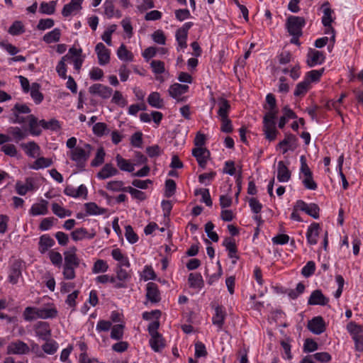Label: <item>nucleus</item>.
<instances>
[{
	"mask_svg": "<svg viewBox=\"0 0 363 363\" xmlns=\"http://www.w3.org/2000/svg\"><path fill=\"white\" fill-rule=\"evenodd\" d=\"M108 268V266L104 260L98 259L94 264L92 272L94 274L105 272L107 271Z\"/></svg>",
	"mask_w": 363,
	"mask_h": 363,
	"instance_id": "603ef678",
	"label": "nucleus"
},
{
	"mask_svg": "<svg viewBox=\"0 0 363 363\" xmlns=\"http://www.w3.org/2000/svg\"><path fill=\"white\" fill-rule=\"evenodd\" d=\"M57 311L55 308L26 307L23 315L26 321H32L37 318L48 319L55 318Z\"/></svg>",
	"mask_w": 363,
	"mask_h": 363,
	"instance_id": "7ed1b4c3",
	"label": "nucleus"
},
{
	"mask_svg": "<svg viewBox=\"0 0 363 363\" xmlns=\"http://www.w3.org/2000/svg\"><path fill=\"white\" fill-rule=\"evenodd\" d=\"M125 236L127 240L131 244H134L138 240L137 234L134 232L130 225L125 226Z\"/></svg>",
	"mask_w": 363,
	"mask_h": 363,
	"instance_id": "6e6d98bb",
	"label": "nucleus"
},
{
	"mask_svg": "<svg viewBox=\"0 0 363 363\" xmlns=\"http://www.w3.org/2000/svg\"><path fill=\"white\" fill-rule=\"evenodd\" d=\"M117 55L121 60L131 62L133 60V55L128 51L124 44H122L117 50Z\"/></svg>",
	"mask_w": 363,
	"mask_h": 363,
	"instance_id": "58836bf2",
	"label": "nucleus"
},
{
	"mask_svg": "<svg viewBox=\"0 0 363 363\" xmlns=\"http://www.w3.org/2000/svg\"><path fill=\"white\" fill-rule=\"evenodd\" d=\"M95 235L96 233L94 232L89 233L86 229L84 228H77L71 233L72 238L74 241L82 240L85 238L92 239Z\"/></svg>",
	"mask_w": 363,
	"mask_h": 363,
	"instance_id": "393cba45",
	"label": "nucleus"
},
{
	"mask_svg": "<svg viewBox=\"0 0 363 363\" xmlns=\"http://www.w3.org/2000/svg\"><path fill=\"white\" fill-rule=\"evenodd\" d=\"M126 187L127 186H124L123 182L119 181V180L108 182L106 185V188L108 190H110L112 191H125V192H126V190H125Z\"/></svg>",
	"mask_w": 363,
	"mask_h": 363,
	"instance_id": "ea45409f",
	"label": "nucleus"
},
{
	"mask_svg": "<svg viewBox=\"0 0 363 363\" xmlns=\"http://www.w3.org/2000/svg\"><path fill=\"white\" fill-rule=\"evenodd\" d=\"M324 72V69H321L319 70H311L307 73V76L306 79H308L309 82H317L319 80L320 77L323 74Z\"/></svg>",
	"mask_w": 363,
	"mask_h": 363,
	"instance_id": "338daca9",
	"label": "nucleus"
},
{
	"mask_svg": "<svg viewBox=\"0 0 363 363\" xmlns=\"http://www.w3.org/2000/svg\"><path fill=\"white\" fill-rule=\"evenodd\" d=\"M226 317L225 310L220 306H217L215 308V314L212 318L213 324L218 328V330H220L225 323Z\"/></svg>",
	"mask_w": 363,
	"mask_h": 363,
	"instance_id": "f8f14e48",
	"label": "nucleus"
},
{
	"mask_svg": "<svg viewBox=\"0 0 363 363\" xmlns=\"http://www.w3.org/2000/svg\"><path fill=\"white\" fill-rule=\"evenodd\" d=\"M318 349V344L312 339H306L303 345V350L306 352H312Z\"/></svg>",
	"mask_w": 363,
	"mask_h": 363,
	"instance_id": "774afa93",
	"label": "nucleus"
},
{
	"mask_svg": "<svg viewBox=\"0 0 363 363\" xmlns=\"http://www.w3.org/2000/svg\"><path fill=\"white\" fill-rule=\"evenodd\" d=\"M85 208L87 213L90 215L101 214L103 211H101V208L95 203H86L85 204Z\"/></svg>",
	"mask_w": 363,
	"mask_h": 363,
	"instance_id": "e2e57ef3",
	"label": "nucleus"
},
{
	"mask_svg": "<svg viewBox=\"0 0 363 363\" xmlns=\"http://www.w3.org/2000/svg\"><path fill=\"white\" fill-rule=\"evenodd\" d=\"M306 21L303 17L291 16L286 20V28L289 34L294 37L302 35V28Z\"/></svg>",
	"mask_w": 363,
	"mask_h": 363,
	"instance_id": "20e7f679",
	"label": "nucleus"
},
{
	"mask_svg": "<svg viewBox=\"0 0 363 363\" xmlns=\"http://www.w3.org/2000/svg\"><path fill=\"white\" fill-rule=\"evenodd\" d=\"M52 211L56 216L60 218H65L72 215V212L69 210L65 209L57 203H53L52 204Z\"/></svg>",
	"mask_w": 363,
	"mask_h": 363,
	"instance_id": "8fccbe9b",
	"label": "nucleus"
},
{
	"mask_svg": "<svg viewBox=\"0 0 363 363\" xmlns=\"http://www.w3.org/2000/svg\"><path fill=\"white\" fill-rule=\"evenodd\" d=\"M21 263L18 261H16L13 262L11 267L9 279V281L13 284H15L18 282V280L21 275Z\"/></svg>",
	"mask_w": 363,
	"mask_h": 363,
	"instance_id": "c85d7f7f",
	"label": "nucleus"
},
{
	"mask_svg": "<svg viewBox=\"0 0 363 363\" xmlns=\"http://www.w3.org/2000/svg\"><path fill=\"white\" fill-rule=\"evenodd\" d=\"M56 4L57 1H52L49 3L43 1L40 4V11L48 15L53 14L55 11Z\"/></svg>",
	"mask_w": 363,
	"mask_h": 363,
	"instance_id": "37998d69",
	"label": "nucleus"
},
{
	"mask_svg": "<svg viewBox=\"0 0 363 363\" xmlns=\"http://www.w3.org/2000/svg\"><path fill=\"white\" fill-rule=\"evenodd\" d=\"M348 332L352 335V338L362 335L363 328L354 322H350L347 325Z\"/></svg>",
	"mask_w": 363,
	"mask_h": 363,
	"instance_id": "49530a36",
	"label": "nucleus"
},
{
	"mask_svg": "<svg viewBox=\"0 0 363 363\" xmlns=\"http://www.w3.org/2000/svg\"><path fill=\"white\" fill-rule=\"evenodd\" d=\"M40 84L33 83L30 87V96L36 104H40L43 100V95L40 91Z\"/></svg>",
	"mask_w": 363,
	"mask_h": 363,
	"instance_id": "4c0bfd02",
	"label": "nucleus"
},
{
	"mask_svg": "<svg viewBox=\"0 0 363 363\" xmlns=\"http://www.w3.org/2000/svg\"><path fill=\"white\" fill-rule=\"evenodd\" d=\"M329 301V299L326 298L320 290L313 291L308 301L309 305H320L325 306Z\"/></svg>",
	"mask_w": 363,
	"mask_h": 363,
	"instance_id": "dca6fc26",
	"label": "nucleus"
},
{
	"mask_svg": "<svg viewBox=\"0 0 363 363\" xmlns=\"http://www.w3.org/2000/svg\"><path fill=\"white\" fill-rule=\"evenodd\" d=\"M310 88V82L308 79H305L303 82L296 85L294 91V95L296 96L304 95Z\"/></svg>",
	"mask_w": 363,
	"mask_h": 363,
	"instance_id": "a18cd8bd",
	"label": "nucleus"
},
{
	"mask_svg": "<svg viewBox=\"0 0 363 363\" xmlns=\"http://www.w3.org/2000/svg\"><path fill=\"white\" fill-rule=\"evenodd\" d=\"M188 34L177 30L176 40L180 48H186L187 47L186 39Z\"/></svg>",
	"mask_w": 363,
	"mask_h": 363,
	"instance_id": "0e129e2a",
	"label": "nucleus"
},
{
	"mask_svg": "<svg viewBox=\"0 0 363 363\" xmlns=\"http://www.w3.org/2000/svg\"><path fill=\"white\" fill-rule=\"evenodd\" d=\"M296 142L297 138L295 135L288 134L286 135V137L283 140L279 142L277 146L280 148H283V153L284 154L288 151V150H294L297 146Z\"/></svg>",
	"mask_w": 363,
	"mask_h": 363,
	"instance_id": "2eb2a0df",
	"label": "nucleus"
},
{
	"mask_svg": "<svg viewBox=\"0 0 363 363\" xmlns=\"http://www.w3.org/2000/svg\"><path fill=\"white\" fill-rule=\"evenodd\" d=\"M89 91L91 94H96L104 99H108L111 96L113 90L111 88L101 84H94L89 88Z\"/></svg>",
	"mask_w": 363,
	"mask_h": 363,
	"instance_id": "6e6552de",
	"label": "nucleus"
},
{
	"mask_svg": "<svg viewBox=\"0 0 363 363\" xmlns=\"http://www.w3.org/2000/svg\"><path fill=\"white\" fill-rule=\"evenodd\" d=\"M118 174V170L111 163H106L97 173L96 177L100 179H106Z\"/></svg>",
	"mask_w": 363,
	"mask_h": 363,
	"instance_id": "f3484780",
	"label": "nucleus"
},
{
	"mask_svg": "<svg viewBox=\"0 0 363 363\" xmlns=\"http://www.w3.org/2000/svg\"><path fill=\"white\" fill-rule=\"evenodd\" d=\"M308 328L314 334H321L325 330L323 318L320 316L313 318L308 322Z\"/></svg>",
	"mask_w": 363,
	"mask_h": 363,
	"instance_id": "9b49d317",
	"label": "nucleus"
},
{
	"mask_svg": "<svg viewBox=\"0 0 363 363\" xmlns=\"http://www.w3.org/2000/svg\"><path fill=\"white\" fill-rule=\"evenodd\" d=\"M52 164V160L50 158L46 157H39L38 158L31 166V168L33 169H39L42 168H45L51 166Z\"/></svg>",
	"mask_w": 363,
	"mask_h": 363,
	"instance_id": "79ce46f5",
	"label": "nucleus"
},
{
	"mask_svg": "<svg viewBox=\"0 0 363 363\" xmlns=\"http://www.w3.org/2000/svg\"><path fill=\"white\" fill-rule=\"evenodd\" d=\"M35 335L43 340H49L51 337V329L47 322L39 321L33 327Z\"/></svg>",
	"mask_w": 363,
	"mask_h": 363,
	"instance_id": "423d86ee",
	"label": "nucleus"
},
{
	"mask_svg": "<svg viewBox=\"0 0 363 363\" xmlns=\"http://www.w3.org/2000/svg\"><path fill=\"white\" fill-rule=\"evenodd\" d=\"M8 32L12 35H18L25 32V28L20 21H16L9 28Z\"/></svg>",
	"mask_w": 363,
	"mask_h": 363,
	"instance_id": "de8ad7c7",
	"label": "nucleus"
},
{
	"mask_svg": "<svg viewBox=\"0 0 363 363\" xmlns=\"http://www.w3.org/2000/svg\"><path fill=\"white\" fill-rule=\"evenodd\" d=\"M39 123L42 128L44 129L51 130H57L60 129V125L57 120L51 119L49 121H45V120L39 121Z\"/></svg>",
	"mask_w": 363,
	"mask_h": 363,
	"instance_id": "09e8293b",
	"label": "nucleus"
},
{
	"mask_svg": "<svg viewBox=\"0 0 363 363\" xmlns=\"http://www.w3.org/2000/svg\"><path fill=\"white\" fill-rule=\"evenodd\" d=\"M269 111L265 113L263 118V131L265 138L273 141L276 139L278 131L276 129L275 119L278 113V109L275 108H269Z\"/></svg>",
	"mask_w": 363,
	"mask_h": 363,
	"instance_id": "f03ea898",
	"label": "nucleus"
},
{
	"mask_svg": "<svg viewBox=\"0 0 363 363\" xmlns=\"http://www.w3.org/2000/svg\"><path fill=\"white\" fill-rule=\"evenodd\" d=\"M61 31L59 28H55L52 31L46 33L43 39L47 43H56L60 40Z\"/></svg>",
	"mask_w": 363,
	"mask_h": 363,
	"instance_id": "c9c22d12",
	"label": "nucleus"
},
{
	"mask_svg": "<svg viewBox=\"0 0 363 363\" xmlns=\"http://www.w3.org/2000/svg\"><path fill=\"white\" fill-rule=\"evenodd\" d=\"M77 248L71 247L69 250L65 252V264L64 266L78 267L79 265V259L76 255Z\"/></svg>",
	"mask_w": 363,
	"mask_h": 363,
	"instance_id": "4468645a",
	"label": "nucleus"
},
{
	"mask_svg": "<svg viewBox=\"0 0 363 363\" xmlns=\"http://www.w3.org/2000/svg\"><path fill=\"white\" fill-rule=\"evenodd\" d=\"M92 130L94 135L101 137L108 135L110 132L107 125L105 123H96L93 125Z\"/></svg>",
	"mask_w": 363,
	"mask_h": 363,
	"instance_id": "e433bc0d",
	"label": "nucleus"
},
{
	"mask_svg": "<svg viewBox=\"0 0 363 363\" xmlns=\"http://www.w3.org/2000/svg\"><path fill=\"white\" fill-rule=\"evenodd\" d=\"M325 60V56L320 51L311 49L307 54L306 63L310 67L321 65Z\"/></svg>",
	"mask_w": 363,
	"mask_h": 363,
	"instance_id": "0eeeda50",
	"label": "nucleus"
},
{
	"mask_svg": "<svg viewBox=\"0 0 363 363\" xmlns=\"http://www.w3.org/2000/svg\"><path fill=\"white\" fill-rule=\"evenodd\" d=\"M188 281L189 286L194 289H201L203 286V280L199 273H191Z\"/></svg>",
	"mask_w": 363,
	"mask_h": 363,
	"instance_id": "7c9ffc66",
	"label": "nucleus"
},
{
	"mask_svg": "<svg viewBox=\"0 0 363 363\" xmlns=\"http://www.w3.org/2000/svg\"><path fill=\"white\" fill-rule=\"evenodd\" d=\"M69 57L70 56L69 55H65L62 57L61 60L58 62L57 65L56 71L58 73L59 76L62 79H66L67 77L66 74L67 68L65 62L69 60Z\"/></svg>",
	"mask_w": 363,
	"mask_h": 363,
	"instance_id": "c03bdc74",
	"label": "nucleus"
},
{
	"mask_svg": "<svg viewBox=\"0 0 363 363\" xmlns=\"http://www.w3.org/2000/svg\"><path fill=\"white\" fill-rule=\"evenodd\" d=\"M42 345V349L48 354H55L58 349V344L56 341L49 339Z\"/></svg>",
	"mask_w": 363,
	"mask_h": 363,
	"instance_id": "a19ab883",
	"label": "nucleus"
},
{
	"mask_svg": "<svg viewBox=\"0 0 363 363\" xmlns=\"http://www.w3.org/2000/svg\"><path fill=\"white\" fill-rule=\"evenodd\" d=\"M150 345L155 352H160L164 347V340L161 334L151 336L150 340Z\"/></svg>",
	"mask_w": 363,
	"mask_h": 363,
	"instance_id": "2f4dec72",
	"label": "nucleus"
},
{
	"mask_svg": "<svg viewBox=\"0 0 363 363\" xmlns=\"http://www.w3.org/2000/svg\"><path fill=\"white\" fill-rule=\"evenodd\" d=\"M100 65H105L110 61V51L102 43H99L95 48Z\"/></svg>",
	"mask_w": 363,
	"mask_h": 363,
	"instance_id": "9d476101",
	"label": "nucleus"
},
{
	"mask_svg": "<svg viewBox=\"0 0 363 363\" xmlns=\"http://www.w3.org/2000/svg\"><path fill=\"white\" fill-rule=\"evenodd\" d=\"M192 155L196 157L199 166L204 168L210 157V152L205 147H196L192 150Z\"/></svg>",
	"mask_w": 363,
	"mask_h": 363,
	"instance_id": "1a4fd4ad",
	"label": "nucleus"
},
{
	"mask_svg": "<svg viewBox=\"0 0 363 363\" xmlns=\"http://www.w3.org/2000/svg\"><path fill=\"white\" fill-rule=\"evenodd\" d=\"M30 352L29 346L21 340L11 342L7 346L8 354H26Z\"/></svg>",
	"mask_w": 363,
	"mask_h": 363,
	"instance_id": "39448f33",
	"label": "nucleus"
},
{
	"mask_svg": "<svg viewBox=\"0 0 363 363\" xmlns=\"http://www.w3.org/2000/svg\"><path fill=\"white\" fill-rule=\"evenodd\" d=\"M34 189V180L30 177L26 179V183L24 184L21 182H17L16 183V192L21 196L25 195L29 191H33Z\"/></svg>",
	"mask_w": 363,
	"mask_h": 363,
	"instance_id": "412c9836",
	"label": "nucleus"
},
{
	"mask_svg": "<svg viewBox=\"0 0 363 363\" xmlns=\"http://www.w3.org/2000/svg\"><path fill=\"white\" fill-rule=\"evenodd\" d=\"M27 120L29 123V131L30 134L33 135H40L42 130L40 126L41 125L38 118L33 115H29L27 116Z\"/></svg>",
	"mask_w": 363,
	"mask_h": 363,
	"instance_id": "cd10ccee",
	"label": "nucleus"
},
{
	"mask_svg": "<svg viewBox=\"0 0 363 363\" xmlns=\"http://www.w3.org/2000/svg\"><path fill=\"white\" fill-rule=\"evenodd\" d=\"M106 153L103 147H100L97 150L94 159L91 161V165L92 167H98L104 162Z\"/></svg>",
	"mask_w": 363,
	"mask_h": 363,
	"instance_id": "3c124183",
	"label": "nucleus"
},
{
	"mask_svg": "<svg viewBox=\"0 0 363 363\" xmlns=\"http://www.w3.org/2000/svg\"><path fill=\"white\" fill-rule=\"evenodd\" d=\"M8 133L12 136V138H11V140H13L16 143H18L28 136V133L26 130H23L19 127L16 126L10 127L8 129Z\"/></svg>",
	"mask_w": 363,
	"mask_h": 363,
	"instance_id": "bb28decb",
	"label": "nucleus"
},
{
	"mask_svg": "<svg viewBox=\"0 0 363 363\" xmlns=\"http://www.w3.org/2000/svg\"><path fill=\"white\" fill-rule=\"evenodd\" d=\"M84 0H71L69 4L64 6L62 14L65 17L70 16L74 11H78L82 9V4Z\"/></svg>",
	"mask_w": 363,
	"mask_h": 363,
	"instance_id": "aec40b11",
	"label": "nucleus"
},
{
	"mask_svg": "<svg viewBox=\"0 0 363 363\" xmlns=\"http://www.w3.org/2000/svg\"><path fill=\"white\" fill-rule=\"evenodd\" d=\"M125 190L126 192L130 193L134 199L143 201L146 198L145 194L144 192L131 186H127Z\"/></svg>",
	"mask_w": 363,
	"mask_h": 363,
	"instance_id": "052dcab7",
	"label": "nucleus"
},
{
	"mask_svg": "<svg viewBox=\"0 0 363 363\" xmlns=\"http://www.w3.org/2000/svg\"><path fill=\"white\" fill-rule=\"evenodd\" d=\"M176 191V183L173 179H169L165 182V196H172Z\"/></svg>",
	"mask_w": 363,
	"mask_h": 363,
	"instance_id": "5fc2aeb1",
	"label": "nucleus"
},
{
	"mask_svg": "<svg viewBox=\"0 0 363 363\" xmlns=\"http://www.w3.org/2000/svg\"><path fill=\"white\" fill-rule=\"evenodd\" d=\"M320 225L316 223H312L308 228L306 238L309 245H313L318 242L319 235Z\"/></svg>",
	"mask_w": 363,
	"mask_h": 363,
	"instance_id": "a211bd4d",
	"label": "nucleus"
},
{
	"mask_svg": "<svg viewBox=\"0 0 363 363\" xmlns=\"http://www.w3.org/2000/svg\"><path fill=\"white\" fill-rule=\"evenodd\" d=\"M291 172L283 161H279L277 165V179L280 182H286L291 178Z\"/></svg>",
	"mask_w": 363,
	"mask_h": 363,
	"instance_id": "5701e85b",
	"label": "nucleus"
},
{
	"mask_svg": "<svg viewBox=\"0 0 363 363\" xmlns=\"http://www.w3.org/2000/svg\"><path fill=\"white\" fill-rule=\"evenodd\" d=\"M146 298L151 303H158L161 300L160 293L158 286L153 282L147 284Z\"/></svg>",
	"mask_w": 363,
	"mask_h": 363,
	"instance_id": "ddd939ff",
	"label": "nucleus"
},
{
	"mask_svg": "<svg viewBox=\"0 0 363 363\" xmlns=\"http://www.w3.org/2000/svg\"><path fill=\"white\" fill-rule=\"evenodd\" d=\"M116 161L117 166L121 171L133 172L135 169L134 164L123 158L119 154L116 156Z\"/></svg>",
	"mask_w": 363,
	"mask_h": 363,
	"instance_id": "c756f323",
	"label": "nucleus"
},
{
	"mask_svg": "<svg viewBox=\"0 0 363 363\" xmlns=\"http://www.w3.org/2000/svg\"><path fill=\"white\" fill-rule=\"evenodd\" d=\"M150 66L155 74H162L164 72V63L161 60H152Z\"/></svg>",
	"mask_w": 363,
	"mask_h": 363,
	"instance_id": "680f3d73",
	"label": "nucleus"
},
{
	"mask_svg": "<svg viewBox=\"0 0 363 363\" xmlns=\"http://www.w3.org/2000/svg\"><path fill=\"white\" fill-rule=\"evenodd\" d=\"M188 89V85L176 83L170 86L169 89V94L172 98L177 99L178 101H183V98L179 99V97L187 92Z\"/></svg>",
	"mask_w": 363,
	"mask_h": 363,
	"instance_id": "6ab92c4d",
	"label": "nucleus"
},
{
	"mask_svg": "<svg viewBox=\"0 0 363 363\" xmlns=\"http://www.w3.org/2000/svg\"><path fill=\"white\" fill-rule=\"evenodd\" d=\"M116 277L118 281L124 283L130 278V274L121 266H117L116 269Z\"/></svg>",
	"mask_w": 363,
	"mask_h": 363,
	"instance_id": "864d4df0",
	"label": "nucleus"
},
{
	"mask_svg": "<svg viewBox=\"0 0 363 363\" xmlns=\"http://www.w3.org/2000/svg\"><path fill=\"white\" fill-rule=\"evenodd\" d=\"M315 269V264L313 261H308L306 264L303 267L301 271V274L305 277H309L311 276Z\"/></svg>",
	"mask_w": 363,
	"mask_h": 363,
	"instance_id": "4d7b16f0",
	"label": "nucleus"
},
{
	"mask_svg": "<svg viewBox=\"0 0 363 363\" xmlns=\"http://www.w3.org/2000/svg\"><path fill=\"white\" fill-rule=\"evenodd\" d=\"M319 211L320 208L315 203H310L307 205L306 210L305 212L309 215L310 216L313 217V218H319Z\"/></svg>",
	"mask_w": 363,
	"mask_h": 363,
	"instance_id": "bf43d9fd",
	"label": "nucleus"
},
{
	"mask_svg": "<svg viewBox=\"0 0 363 363\" xmlns=\"http://www.w3.org/2000/svg\"><path fill=\"white\" fill-rule=\"evenodd\" d=\"M93 150L92 146L89 143H84L83 147L77 146L67 152L70 160L75 162L76 166L80 170H83L91 155Z\"/></svg>",
	"mask_w": 363,
	"mask_h": 363,
	"instance_id": "f257e3e1",
	"label": "nucleus"
},
{
	"mask_svg": "<svg viewBox=\"0 0 363 363\" xmlns=\"http://www.w3.org/2000/svg\"><path fill=\"white\" fill-rule=\"evenodd\" d=\"M48 202L46 200L42 199L40 203H34L31 206L30 214L33 216L46 215L48 212Z\"/></svg>",
	"mask_w": 363,
	"mask_h": 363,
	"instance_id": "b1692460",
	"label": "nucleus"
},
{
	"mask_svg": "<svg viewBox=\"0 0 363 363\" xmlns=\"http://www.w3.org/2000/svg\"><path fill=\"white\" fill-rule=\"evenodd\" d=\"M207 355V351L203 343L201 342H197L195 344V356L196 357H206Z\"/></svg>",
	"mask_w": 363,
	"mask_h": 363,
	"instance_id": "69168bd1",
	"label": "nucleus"
},
{
	"mask_svg": "<svg viewBox=\"0 0 363 363\" xmlns=\"http://www.w3.org/2000/svg\"><path fill=\"white\" fill-rule=\"evenodd\" d=\"M148 104L154 108H161L164 106L163 99H161L158 92H152L147 97Z\"/></svg>",
	"mask_w": 363,
	"mask_h": 363,
	"instance_id": "72a5a7b5",
	"label": "nucleus"
},
{
	"mask_svg": "<svg viewBox=\"0 0 363 363\" xmlns=\"http://www.w3.org/2000/svg\"><path fill=\"white\" fill-rule=\"evenodd\" d=\"M322 7L323 8V16L322 18V23L324 26H328L333 22L332 13L333 10L329 8V3L325 2Z\"/></svg>",
	"mask_w": 363,
	"mask_h": 363,
	"instance_id": "f704fd0d",
	"label": "nucleus"
},
{
	"mask_svg": "<svg viewBox=\"0 0 363 363\" xmlns=\"http://www.w3.org/2000/svg\"><path fill=\"white\" fill-rule=\"evenodd\" d=\"M123 325L118 324L114 325L111 329V337L114 340H120L123 337Z\"/></svg>",
	"mask_w": 363,
	"mask_h": 363,
	"instance_id": "13d9d810",
	"label": "nucleus"
},
{
	"mask_svg": "<svg viewBox=\"0 0 363 363\" xmlns=\"http://www.w3.org/2000/svg\"><path fill=\"white\" fill-rule=\"evenodd\" d=\"M21 147L25 151L26 154L30 157L34 158L40 155V148L34 141L21 143Z\"/></svg>",
	"mask_w": 363,
	"mask_h": 363,
	"instance_id": "4be33fe9",
	"label": "nucleus"
},
{
	"mask_svg": "<svg viewBox=\"0 0 363 363\" xmlns=\"http://www.w3.org/2000/svg\"><path fill=\"white\" fill-rule=\"evenodd\" d=\"M39 252L41 254L45 253L48 250L55 245L54 240L48 235H43L39 240Z\"/></svg>",
	"mask_w": 363,
	"mask_h": 363,
	"instance_id": "a878e982",
	"label": "nucleus"
},
{
	"mask_svg": "<svg viewBox=\"0 0 363 363\" xmlns=\"http://www.w3.org/2000/svg\"><path fill=\"white\" fill-rule=\"evenodd\" d=\"M218 104L219 106L218 114L220 118L228 117V112L230 109V105L228 100L224 98L218 99Z\"/></svg>",
	"mask_w": 363,
	"mask_h": 363,
	"instance_id": "473e14b6",
	"label": "nucleus"
}]
</instances>
